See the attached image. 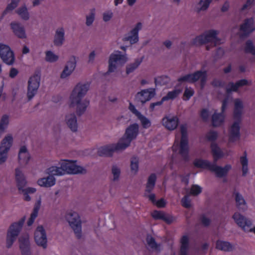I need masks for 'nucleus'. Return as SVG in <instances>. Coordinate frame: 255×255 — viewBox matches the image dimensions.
I'll return each mask as SVG.
<instances>
[{"instance_id":"f257e3e1","label":"nucleus","mask_w":255,"mask_h":255,"mask_svg":"<svg viewBox=\"0 0 255 255\" xmlns=\"http://www.w3.org/2000/svg\"><path fill=\"white\" fill-rule=\"evenodd\" d=\"M89 88V84L78 83L75 87L70 97V107L77 106L76 113L78 116L82 115L86 111L89 105V101L84 100L81 102V99L86 94Z\"/></svg>"},{"instance_id":"f03ea898","label":"nucleus","mask_w":255,"mask_h":255,"mask_svg":"<svg viewBox=\"0 0 255 255\" xmlns=\"http://www.w3.org/2000/svg\"><path fill=\"white\" fill-rule=\"evenodd\" d=\"M76 161L64 160L60 167L51 166L46 169V173L49 176H61L66 173L68 174L83 173L86 170L82 166L76 165Z\"/></svg>"},{"instance_id":"7ed1b4c3","label":"nucleus","mask_w":255,"mask_h":255,"mask_svg":"<svg viewBox=\"0 0 255 255\" xmlns=\"http://www.w3.org/2000/svg\"><path fill=\"white\" fill-rule=\"evenodd\" d=\"M234 106L233 117L238 121L235 122L229 129V141L230 142H234L239 140L241 137L240 124L244 109L243 103L240 99H236Z\"/></svg>"},{"instance_id":"20e7f679","label":"nucleus","mask_w":255,"mask_h":255,"mask_svg":"<svg viewBox=\"0 0 255 255\" xmlns=\"http://www.w3.org/2000/svg\"><path fill=\"white\" fill-rule=\"evenodd\" d=\"M194 165L197 167L208 169L215 173L217 177L221 178L226 176L232 166L230 164H226L223 167L218 166L216 163H212L207 160L202 159H196L193 161Z\"/></svg>"},{"instance_id":"39448f33","label":"nucleus","mask_w":255,"mask_h":255,"mask_svg":"<svg viewBox=\"0 0 255 255\" xmlns=\"http://www.w3.org/2000/svg\"><path fill=\"white\" fill-rule=\"evenodd\" d=\"M139 132V126L134 123L129 126L126 129L124 136L119 141L123 149H125L135 139Z\"/></svg>"},{"instance_id":"423d86ee","label":"nucleus","mask_w":255,"mask_h":255,"mask_svg":"<svg viewBox=\"0 0 255 255\" xmlns=\"http://www.w3.org/2000/svg\"><path fill=\"white\" fill-rule=\"evenodd\" d=\"M25 217L22 218L18 222L12 223L7 230L6 235V247L10 248L16 240L23 224Z\"/></svg>"},{"instance_id":"0eeeda50","label":"nucleus","mask_w":255,"mask_h":255,"mask_svg":"<svg viewBox=\"0 0 255 255\" xmlns=\"http://www.w3.org/2000/svg\"><path fill=\"white\" fill-rule=\"evenodd\" d=\"M66 219L73 230L76 237L80 239L82 236V228L81 222L78 214L75 212H70L66 214Z\"/></svg>"},{"instance_id":"6e6552de","label":"nucleus","mask_w":255,"mask_h":255,"mask_svg":"<svg viewBox=\"0 0 255 255\" xmlns=\"http://www.w3.org/2000/svg\"><path fill=\"white\" fill-rule=\"evenodd\" d=\"M217 31L215 30H210L204 33L196 36L194 38L191 43L193 45H201L212 41V40H218L217 36Z\"/></svg>"},{"instance_id":"1a4fd4ad","label":"nucleus","mask_w":255,"mask_h":255,"mask_svg":"<svg viewBox=\"0 0 255 255\" xmlns=\"http://www.w3.org/2000/svg\"><path fill=\"white\" fill-rule=\"evenodd\" d=\"M127 61L126 55L122 54L120 51H116L110 55L109 60V69L108 73L115 71L117 68V64H124Z\"/></svg>"},{"instance_id":"9d476101","label":"nucleus","mask_w":255,"mask_h":255,"mask_svg":"<svg viewBox=\"0 0 255 255\" xmlns=\"http://www.w3.org/2000/svg\"><path fill=\"white\" fill-rule=\"evenodd\" d=\"M233 218L236 223L241 227L245 232H254L255 234V227L252 228V222L239 213H235Z\"/></svg>"},{"instance_id":"9b49d317","label":"nucleus","mask_w":255,"mask_h":255,"mask_svg":"<svg viewBox=\"0 0 255 255\" xmlns=\"http://www.w3.org/2000/svg\"><path fill=\"white\" fill-rule=\"evenodd\" d=\"M12 141L13 138L10 135L6 136L1 141L0 146V164L6 160L7 153L12 145Z\"/></svg>"},{"instance_id":"f8f14e48","label":"nucleus","mask_w":255,"mask_h":255,"mask_svg":"<svg viewBox=\"0 0 255 255\" xmlns=\"http://www.w3.org/2000/svg\"><path fill=\"white\" fill-rule=\"evenodd\" d=\"M0 57L4 63L9 65L13 64L15 60L14 53L9 46L1 43L0 44Z\"/></svg>"},{"instance_id":"ddd939ff","label":"nucleus","mask_w":255,"mask_h":255,"mask_svg":"<svg viewBox=\"0 0 255 255\" xmlns=\"http://www.w3.org/2000/svg\"><path fill=\"white\" fill-rule=\"evenodd\" d=\"M40 76L38 74H35L30 77L28 83L27 98L30 100L37 93L39 87Z\"/></svg>"},{"instance_id":"4468645a","label":"nucleus","mask_w":255,"mask_h":255,"mask_svg":"<svg viewBox=\"0 0 255 255\" xmlns=\"http://www.w3.org/2000/svg\"><path fill=\"white\" fill-rule=\"evenodd\" d=\"M15 180L18 189L19 191L25 192L28 194L33 193L36 191V189L32 187L23 189L26 184V181L23 174L18 168L15 169Z\"/></svg>"},{"instance_id":"2eb2a0df","label":"nucleus","mask_w":255,"mask_h":255,"mask_svg":"<svg viewBox=\"0 0 255 255\" xmlns=\"http://www.w3.org/2000/svg\"><path fill=\"white\" fill-rule=\"evenodd\" d=\"M124 150L118 142L116 144H111L100 147L98 150V154L100 156H111L114 152Z\"/></svg>"},{"instance_id":"dca6fc26","label":"nucleus","mask_w":255,"mask_h":255,"mask_svg":"<svg viewBox=\"0 0 255 255\" xmlns=\"http://www.w3.org/2000/svg\"><path fill=\"white\" fill-rule=\"evenodd\" d=\"M189 152L188 134H181L179 153L185 161H188L189 159Z\"/></svg>"},{"instance_id":"f3484780","label":"nucleus","mask_w":255,"mask_h":255,"mask_svg":"<svg viewBox=\"0 0 255 255\" xmlns=\"http://www.w3.org/2000/svg\"><path fill=\"white\" fill-rule=\"evenodd\" d=\"M34 240L36 244L45 249L47 247V237L45 231L42 226H38L34 232Z\"/></svg>"},{"instance_id":"a211bd4d","label":"nucleus","mask_w":255,"mask_h":255,"mask_svg":"<svg viewBox=\"0 0 255 255\" xmlns=\"http://www.w3.org/2000/svg\"><path fill=\"white\" fill-rule=\"evenodd\" d=\"M142 28L141 22H138L135 27L130 31L128 34H126L124 38V41H129L131 44L137 43L139 40L138 32Z\"/></svg>"},{"instance_id":"6ab92c4d","label":"nucleus","mask_w":255,"mask_h":255,"mask_svg":"<svg viewBox=\"0 0 255 255\" xmlns=\"http://www.w3.org/2000/svg\"><path fill=\"white\" fill-rule=\"evenodd\" d=\"M193 83L200 80V86L201 89L204 88L207 81V72L204 70H197L192 73Z\"/></svg>"},{"instance_id":"aec40b11","label":"nucleus","mask_w":255,"mask_h":255,"mask_svg":"<svg viewBox=\"0 0 255 255\" xmlns=\"http://www.w3.org/2000/svg\"><path fill=\"white\" fill-rule=\"evenodd\" d=\"M179 119L176 116H166L162 119V125L169 130L176 128L179 124Z\"/></svg>"},{"instance_id":"412c9836","label":"nucleus","mask_w":255,"mask_h":255,"mask_svg":"<svg viewBox=\"0 0 255 255\" xmlns=\"http://www.w3.org/2000/svg\"><path fill=\"white\" fill-rule=\"evenodd\" d=\"M255 30L254 27V19L253 17L245 19L243 24L240 25V30L245 35H248Z\"/></svg>"},{"instance_id":"4be33fe9","label":"nucleus","mask_w":255,"mask_h":255,"mask_svg":"<svg viewBox=\"0 0 255 255\" xmlns=\"http://www.w3.org/2000/svg\"><path fill=\"white\" fill-rule=\"evenodd\" d=\"M155 95L154 89L149 90L148 89L143 90L136 95V99L142 103H145L149 101Z\"/></svg>"},{"instance_id":"5701e85b","label":"nucleus","mask_w":255,"mask_h":255,"mask_svg":"<svg viewBox=\"0 0 255 255\" xmlns=\"http://www.w3.org/2000/svg\"><path fill=\"white\" fill-rule=\"evenodd\" d=\"M10 27L14 34L21 39L25 38L26 36L24 27L19 23L12 22Z\"/></svg>"},{"instance_id":"b1692460","label":"nucleus","mask_w":255,"mask_h":255,"mask_svg":"<svg viewBox=\"0 0 255 255\" xmlns=\"http://www.w3.org/2000/svg\"><path fill=\"white\" fill-rule=\"evenodd\" d=\"M18 161L20 164H27L30 158V156L25 146L20 147L18 153Z\"/></svg>"},{"instance_id":"393cba45","label":"nucleus","mask_w":255,"mask_h":255,"mask_svg":"<svg viewBox=\"0 0 255 255\" xmlns=\"http://www.w3.org/2000/svg\"><path fill=\"white\" fill-rule=\"evenodd\" d=\"M19 248L22 255H31L30 244L28 237H20L19 239Z\"/></svg>"},{"instance_id":"a878e982","label":"nucleus","mask_w":255,"mask_h":255,"mask_svg":"<svg viewBox=\"0 0 255 255\" xmlns=\"http://www.w3.org/2000/svg\"><path fill=\"white\" fill-rule=\"evenodd\" d=\"M76 65V63L75 58L73 57L72 60L69 61L67 62L63 71L61 74V78L63 79L69 76L75 69Z\"/></svg>"},{"instance_id":"bb28decb","label":"nucleus","mask_w":255,"mask_h":255,"mask_svg":"<svg viewBox=\"0 0 255 255\" xmlns=\"http://www.w3.org/2000/svg\"><path fill=\"white\" fill-rule=\"evenodd\" d=\"M179 255H188L189 249V239L187 236H183L180 239Z\"/></svg>"},{"instance_id":"cd10ccee","label":"nucleus","mask_w":255,"mask_h":255,"mask_svg":"<svg viewBox=\"0 0 255 255\" xmlns=\"http://www.w3.org/2000/svg\"><path fill=\"white\" fill-rule=\"evenodd\" d=\"M66 124L68 127L73 131L77 130V118L74 113L68 115L66 116Z\"/></svg>"},{"instance_id":"c85d7f7f","label":"nucleus","mask_w":255,"mask_h":255,"mask_svg":"<svg viewBox=\"0 0 255 255\" xmlns=\"http://www.w3.org/2000/svg\"><path fill=\"white\" fill-rule=\"evenodd\" d=\"M55 178L52 176L42 178L37 181L38 184L42 187H50L55 185Z\"/></svg>"},{"instance_id":"c756f323","label":"nucleus","mask_w":255,"mask_h":255,"mask_svg":"<svg viewBox=\"0 0 255 255\" xmlns=\"http://www.w3.org/2000/svg\"><path fill=\"white\" fill-rule=\"evenodd\" d=\"M156 175L155 173H151L147 179L145 186V194L151 193L153 190L156 181Z\"/></svg>"},{"instance_id":"7c9ffc66","label":"nucleus","mask_w":255,"mask_h":255,"mask_svg":"<svg viewBox=\"0 0 255 255\" xmlns=\"http://www.w3.org/2000/svg\"><path fill=\"white\" fill-rule=\"evenodd\" d=\"M211 148L214 157V163H216V161L219 159L223 157L224 153L220 148L218 146L217 144L216 143L213 142L211 143Z\"/></svg>"},{"instance_id":"2f4dec72","label":"nucleus","mask_w":255,"mask_h":255,"mask_svg":"<svg viewBox=\"0 0 255 255\" xmlns=\"http://www.w3.org/2000/svg\"><path fill=\"white\" fill-rule=\"evenodd\" d=\"M225 116L223 113H215L212 117V125L214 127L221 126L224 122Z\"/></svg>"},{"instance_id":"473e14b6","label":"nucleus","mask_w":255,"mask_h":255,"mask_svg":"<svg viewBox=\"0 0 255 255\" xmlns=\"http://www.w3.org/2000/svg\"><path fill=\"white\" fill-rule=\"evenodd\" d=\"M216 247L219 250L225 252H230L233 249V246L229 242L220 240L216 242Z\"/></svg>"},{"instance_id":"72a5a7b5","label":"nucleus","mask_w":255,"mask_h":255,"mask_svg":"<svg viewBox=\"0 0 255 255\" xmlns=\"http://www.w3.org/2000/svg\"><path fill=\"white\" fill-rule=\"evenodd\" d=\"M235 201L237 207L239 210H245L247 208L246 202L242 196L239 193H235Z\"/></svg>"},{"instance_id":"f704fd0d","label":"nucleus","mask_w":255,"mask_h":255,"mask_svg":"<svg viewBox=\"0 0 255 255\" xmlns=\"http://www.w3.org/2000/svg\"><path fill=\"white\" fill-rule=\"evenodd\" d=\"M64 31L63 28L57 30L54 38V43L56 46L62 44L64 40Z\"/></svg>"},{"instance_id":"c9c22d12","label":"nucleus","mask_w":255,"mask_h":255,"mask_svg":"<svg viewBox=\"0 0 255 255\" xmlns=\"http://www.w3.org/2000/svg\"><path fill=\"white\" fill-rule=\"evenodd\" d=\"M146 242L149 247L157 251H160L161 244L156 242L154 238L151 236L147 235L146 237Z\"/></svg>"},{"instance_id":"e433bc0d","label":"nucleus","mask_w":255,"mask_h":255,"mask_svg":"<svg viewBox=\"0 0 255 255\" xmlns=\"http://www.w3.org/2000/svg\"><path fill=\"white\" fill-rule=\"evenodd\" d=\"M240 162L242 165V175L245 176L248 172V160L246 151H245L244 155L240 157Z\"/></svg>"},{"instance_id":"4c0bfd02","label":"nucleus","mask_w":255,"mask_h":255,"mask_svg":"<svg viewBox=\"0 0 255 255\" xmlns=\"http://www.w3.org/2000/svg\"><path fill=\"white\" fill-rule=\"evenodd\" d=\"M9 124V117L7 115L2 116L0 121V137Z\"/></svg>"},{"instance_id":"58836bf2","label":"nucleus","mask_w":255,"mask_h":255,"mask_svg":"<svg viewBox=\"0 0 255 255\" xmlns=\"http://www.w3.org/2000/svg\"><path fill=\"white\" fill-rule=\"evenodd\" d=\"M182 92L181 89H174L172 91H169L167 95L163 97V101H168L169 100H173L175 99Z\"/></svg>"},{"instance_id":"ea45409f","label":"nucleus","mask_w":255,"mask_h":255,"mask_svg":"<svg viewBox=\"0 0 255 255\" xmlns=\"http://www.w3.org/2000/svg\"><path fill=\"white\" fill-rule=\"evenodd\" d=\"M244 50L246 53H250L255 55V46L254 45L251 40L246 41Z\"/></svg>"},{"instance_id":"a19ab883","label":"nucleus","mask_w":255,"mask_h":255,"mask_svg":"<svg viewBox=\"0 0 255 255\" xmlns=\"http://www.w3.org/2000/svg\"><path fill=\"white\" fill-rule=\"evenodd\" d=\"M137 118L140 120L141 125L144 128H148L151 126V122L144 116L140 114Z\"/></svg>"},{"instance_id":"79ce46f5","label":"nucleus","mask_w":255,"mask_h":255,"mask_svg":"<svg viewBox=\"0 0 255 255\" xmlns=\"http://www.w3.org/2000/svg\"><path fill=\"white\" fill-rule=\"evenodd\" d=\"M141 60L138 59L135 60L133 63H132L127 67L126 72L127 74L132 72L135 69H136L141 62Z\"/></svg>"},{"instance_id":"37998d69","label":"nucleus","mask_w":255,"mask_h":255,"mask_svg":"<svg viewBox=\"0 0 255 255\" xmlns=\"http://www.w3.org/2000/svg\"><path fill=\"white\" fill-rule=\"evenodd\" d=\"M17 13L21 16L22 19L24 20L28 19L29 14L26 6H24L19 8L17 10Z\"/></svg>"},{"instance_id":"c03bdc74","label":"nucleus","mask_w":255,"mask_h":255,"mask_svg":"<svg viewBox=\"0 0 255 255\" xmlns=\"http://www.w3.org/2000/svg\"><path fill=\"white\" fill-rule=\"evenodd\" d=\"M169 78L167 76L162 75L154 79V82L156 85H165L168 82Z\"/></svg>"},{"instance_id":"a18cd8bd","label":"nucleus","mask_w":255,"mask_h":255,"mask_svg":"<svg viewBox=\"0 0 255 255\" xmlns=\"http://www.w3.org/2000/svg\"><path fill=\"white\" fill-rule=\"evenodd\" d=\"M130 169L132 171L136 173L138 170V159L137 157H133L130 161Z\"/></svg>"},{"instance_id":"49530a36","label":"nucleus","mask_w":255,"mask_h":255,"mask_svg":"<svg viewBox=\"0 0 255 255\" xmlns=\"http://www.w3.org/2000/svg\"><path fill=\"white\" fill-rule=\"evenodd\" d=\"M58 59V56L54 54L51 51H47L46 52L45 60L46 61L49 62H54L56 61Z\"/></svg>"},{"instance_id":"de8ad7c7","label":"nucleus","mask_w":255,"mask_h":255,"mask_svg":"<svg viewBox=\"0 0 255 255\" xmlns=\"http://www.w3.org/2000/svg\"><path fill=\"white\" fill-rule=\"evenodd\" d=\"M194 91L192 88H186L183 94V100H189L194 94Z\"/></svg>"},{"instance_id":"09e8293b","label":"nucleus","mask_w":255,"mask_h":255,"mask_svg":"<svg viewBox=\"0 0 255 255\" xmlns=\"http://www.w3.org/2000/svg\"><path fill=\"white\" fill-rule=\"evenodd\" d=\"M192 79V73H190L179 77L177 81L179 82H186L189 83H193Z\"/></svg>"},{"instance_id":"8fccbe9b","label":"nucleus","mask_w":255,"mask_h":255,"mask_svg":"<svg viewBox=\"0 0 255 255\" xmlns=\"http://www.w3.org/2000/svg\"><path fill=\"white\" fill-rule=\"evenodd\" d=\"M238 90L237 84L232 82L229 83L228 86L226 88V91L227 94H230L232 92H237Z\"/></svg>"},{"instance_id":"3c124183","label":"nucleus","mask_w":255,"mask_h":255,"mask_svg":"<svg viewBox=\"0 0 255 255\" xmlns=\"http://www.w3.org/2000/svg\"><path fill=\"white\" fill-rule=\"evenodd\" d=\"M202 188L198 185H193L192 186L190 190V194L193 196H197L201 193Z\"/></svg>"},{"instance_id":"603ef678","label":"nucleus","mask_w":255,"mask_h":255,"mask_svg":"<svg viewBox=\"0 0 255 255\" xmlns=\"http://www.w3.org/2000/svg\"><path fill=\"white\" fill-rule=\"evenodd\" d=\"M17 3L16 2L14 1L13 0H11V2L8 4L5 8V9L4 10V11L2 13V16H3L5 15L7 12L9 11H11L14 9L17 5Z\"/></svg>"},{"instance_id":"864d4df0","label":"nucleus","mask_w":255,"mask_h":255,"mask_svg":"<svg viewBox=\"0 0 255 255\" xmlns=\"http://www.w3.org/2000/svg\"><path fill=\"white\" fill-rule=\"evenodd\" d=\"M164 214L165 213H164L163 212L154 210L152 213L151 216L155 220H162Z\"/></svg>"},{"instance_id":"5fc2aeb1","label":"nucleus","mask_w":255,"mask_h":255,"mask_svg":"<svg viewBox=\"0 0 255 255\" xmlns=\"http://www.w3.org/2000/svg\"><path fill=\"white\" fill-rule=\"evenodd\" d=\"M218 137V133L215 131H210L206 135V138L209 141H214Z\"/></svg>"},{"instance_id":"6e6d98bb","label":"nucleus","mask_w":255,"mask_h":255,"mask_svg":"<svg viewBox=\"0 0 255 255\" xmlns=\"http://www.w3.org/2000/svg\"><path fill=\"white\" fill-rule=\"evenodd\" d=\"M211 85L215 88H223L225 86V83L217 79H214L211 82Z\"/></svg>"},{"instance_id":"4d7b16f0","label":"nucleus","mask_w":255,"mask_h":255,"mask_svg":"<svg viewBox=\"0 0 255 255\" xmlns=\"http://www.w3.org/2000/svg\"><path fill=\"white\" fill-rule=\"evenodd\" d=\"M176 217L172 215L166 214L165 213L162 220L166 222L167 224H170L176 220Z\"/></svg>"},{"instance_id":"13d9d810","label":"nucleus","mask_w":255,"mask_h":255,"mask_svg":"<svg viewBox=\"0 0 255 255\" xmlns=\"http://www.w3.org/2000/svg\"><path fill=\"white\" fill-rule=\"evenodd\" d=\"M112 172L114 175V180H118L121 173L120 169L116 165H114L112 167Z\"/></svg>"},{"instance_id":"bf43d9fd","label":"nucleus","mask_w":255,"mask_h":255,"mask_svg":"<svg viewBox=\"0 0 255 255\" xmlns=\"http://www.w3.org/2000/svg\"><path fill=\"white\" fill-rule=\"evenodd\" d=\"M182 206L186 208L191 207V201L187 195L184 196L181 199Z\"/></svg>"},{"instance_id":"052dcab7","label":"nucleus","mask_w":255,"mask_h":255,"mask_svg":"<svg viewBox=\"0 0 255 255\" xmlns=\"http://www.w3.org/2000/svg\"><path fill=\"white\" fill-rule=\"evenodd\" d=\"M211 2L212 0H200L199 4L202 5L201 10H205L207 9Z\"/></svg>"},{"instance_id":"680f3d73","label":"nucleus","mask_w":255,"mask_h":255,"mask_svg":"<svg viewBox=\"0 0 255 255\" xmlns=\"http://www.w3.org/2000/svg\"><path fill=\"white\" fill-rule=\"evenodd\" d=\"M255 0H247L246 2L243 5L241 8V11H243L248 8H250L254 4Z\"/></svg>"},{"instance_id":"e2e57ef3","label":"nucleus","mask_w":255,"mask_h":255,"mask_svg":"<svg viewBox=\"0 0 255 255\" xmlns=\"http://www.w3.org/2000/svg\"><path fill=\"white\" fill-rule=\"evenodd\" d=\"M200 116L204 121L206 122L209 116L208 110L206 109H202L200 113Z\"/></svg>"},{"instance_id":"0e129e2a","label":"nucleus","mask_w":255,"mask_h":255,"mask_svg":"<svg viewBox=\"0 0 255 255\" xmlns=\"http://www.w3.org/2000/svg\"><path fill=\"white\" fill-rule=\"evenodd\" d=\"M200 220L202 224L205 227L209 226L211 223L210 219L206 217L204 215L201 216Z\"/></svg>"},{"instance_id":"69168bd1","label":"nucleus","mask_w":255,"mask_h":255,"mask_svg":"<svg viewBox=\"0 0 255 255\" xmlns=\"http://www.w3.org/2000/svg\"><path fill=\"white\" fill-rule=\"evenodd\" d=\"M128 109L137 117L141 114L138 110H136L135 106L130 102L129 103Z\"/></svg>"},{"instance_id":"338daca9","label":"nucleus","mask_w":255,"mask_h":255,"mask_svg":"<svg viewBox=\"0 0 255 255\" xmlns=\"http://www.w3.org/2000/svg\"><path fill=\"white\" fill-rule=\"evenodd\" d=\"M154 204H155L158 208H163L166 205V202L163 198H161L156 201Z\"/></svg>"},{"instance_id":"774afa93","label":"nucleus","mask_w":255,"mask_h":255,"mask_svg":"<svg viewBox=\"0 0 255 255\" xmlns=\"http://www.w3.org/2000/svg\"><path fill=\"white\" fill-rule=\"evenodd\" d=\"M113 16V13L111 11H108L104 13L103 20L107 22L109 21Z\"/></svg>"}]
</instances>
